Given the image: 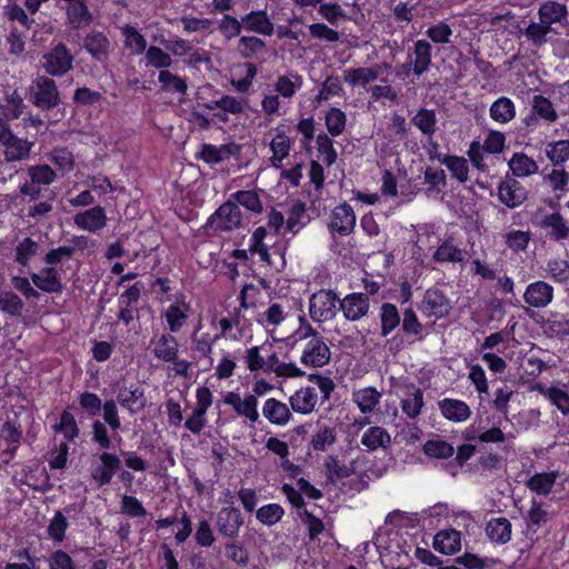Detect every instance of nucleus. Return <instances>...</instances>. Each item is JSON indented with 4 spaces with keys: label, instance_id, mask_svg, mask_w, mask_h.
<instances>
[{
    "label": "nucleus",
    "instance_id": "8",
    "mask_svg": "<svg viewBox=\"0 0 569 569\" xmlns=\"http://www.w3.org/2000/svg\"><path fill=\"white\" fill-rule=\"evenodd\" d=\"M120 465L121 460L118 456L106 451L102 452L99 456V461L91 468V477L97 486L108 485L120 468Z\"/></svg>",
    "mask_w": 569,
    "mask_h": 569
},
{
    "label": "nucleus",
    "instance_id": "62",
    "mask_svg": "<svg viewBox=\"0 0 569 569\" xmlns=\"http://www.w3.org/2000/svg\"><path fill=\"white\" fill-rule=\"evenodd\" d=\"M336 441V431L330 427H321L312 436L311 443L316 450H325Z\"/></svg>",
    "mask_w": 569,
    "mask_h": 569
},
{
    "label": "nucleus",
    "instance_id": "45",
    "mask_svg": "<svg viewBox=\"0 0 569 569\" xmlns=\"http://www.w3.org/2000/svg\"><path fill=\"white\" fill-rule=\"evenodd\" d=\"M284 515L283 508L279 503H268L260 507L257 512V519L264 526L271 527L279 522Z\"/></svg>",
    "mask_w": 569,
    "mask_h": 569
},
{
    "label": "nucleus",
    "instance_id": "40",
    "mask_svg": "<svg viewBox=\"0 0 569 569\" xmlns=\"http://www.w3.org/2000/svg\"><path fill=\"white\" fill-rule=\"evenodd\" d=\"M288 309L282 303H271L260 316L259 321L262 326L277 327L288 317Z\"/></svg>",
    "mask_w": 569,
    "mask_h": 569
},
{
    "label": "nucleus",
    "instance_id": "22",
    "mask_svg": "<svg viewBox=\"0 0 569 569\" xmlns=\"http://www.w3.org/2000/svg\"><path fill=\"white\" fill-rule=\"evenodd\" d=\"M422 407L423 393L421 389L415 385L405 386L403 393L401 396L402 411L409 418H416L420 415Z\"/></svg>",
    "mask_w": 569,
    "mask_h": 569
},
{
    "label": "nucleus",
    "instance_id": "44",
    "mask_svg": "<svg viewBox=\"0 0 569 569\" xmlns=\"http://www.w3.org/2000/svg\"><path fill=\"white\" fill-rule=\"evenodd\" d=\"M566 16V7L563 4L557 2H546L541 4L539 9V18L540 21L548 24L549 27L552 23L561 21Z\"/></svg>",
    "mask_w": 569,
    "mask_h": 569
},
{
    "label": "nucleus",
    "instance_id": "7",
    "mask_svg": "<svg viewBox=\"0 0 569 569\" xmlns=\"http://www.w3.org/2000/svg\"><path fill=\"white\" fill-rule=\"evenodd\" d=\"M191 312V306L186 297L177 295L173 301L163 311V317L171 332H178L187 322Z\"/></svg>",
    "mask_w": 569,
    "mask_h": 569
},
{
    "label": "nucleus",
    "instance_id": "38",
    "mask_svg": "<svg viewBox=\"0 0 569 569\" xmlns=\"http://www.w3.org/2000/svg\"><path fill=\"white\" fill-rule=\"evenodd\" d=\"M33 283L46 292H58L61 290L60 279L53 268H47L39 273L31 276Z\"/></svg>",
    "mask_w": 569,
    "mask_h": 569
},
{
    "label": "nucleus",
    "instance_id": "32",
    "mask_svg": "<svg viewBox=\"0 0 569 569\" xmlns=\"http://www.w3.org/2000/svg\"><path fill=\"white\" fill-rule=\"evenodd\" d=\"M244 28L249 31L257 32L263 36H271L273 33V23L268 18L264 11H252L242 18Z\"/></svg>",
    "mask_w": 569,
    "mask_h": 569
},
{
    "label": "nucleus",
    "instance_id": "33",
    "mask_svg": "<svg viewBox=\"0 0 569 569\" xmlns=\"http://www.w3.org/2000/svg\"><path fill=\"white\" fill-rule=\"evenodd\" d=\"M4 156L8 161H20L28 158L33 142L16 137L14 134L4 143Z\"/></svg>",
    "mask_w": 569,
    "mask_h": 569
},
{
    "label": "nucleus",
    "instance_id": "9",
    "mask_svg": "<svg viewBox=\"0 0 569 569\" xmlns=\"http://www.w3.org/2000/svg\"><path fill=\"white\" fill-rule=\"evenodd\" d=\"M355 227L356 214L349 204L342 203L332 210L329 222V230L332 233L348 236L353 231Z\"/></svg>",
    "mask_w": 569,
    "mask_h": 569
},
{
    "label": "nucleus",
    "instance_id": "35",
    "mask_svg": "<svg viewBox=\"0 0 569 569\" xmlns=\"http://www.w3.org/2000/svg\"><path fill=\"white\" fill-rule=\"evenodd\" d=\"M178 352V342L171 335H161L154 342L153 355L156 358L171 362L174 361Z\"/></svg>",
    "mask_w": 569,
    "mask_h": 569
},
{
    "label": "nucleus",
    "instance_id": "16",
    "mask_svg": "<svg viewBox=\"0 0 569 569\" xmlns=\"http://www.w3.org/2000/svg\"><path fill=\"white\" fill-rule=\"evenodd\" d=\"M560 478L557 471H543L537 472L531 476L526 485L535 493L539 496H547L551 492H556L561 483L558 481Z\"/></svg>",
    "mask_w": 569,
    "mask_h": 569
},
{
    "label": "nucleus",
    "instance_id": "59",
    "mask_svg": "<svg viewBox=\"0 0 569 569\" xmlns=\"http://www.w3.org/2000/svg\"><path fill=\"white\" fill-rule=\"evenodd\" d=\"M236 367V358L231 353L223 351L214 367V376L219 380L228 379L233 375Z\"/></svg>",
    "mask_w": 569,
    "mask_h": 569
},
{
    "label": "nucleus",
    "instance_id": "36",
    "mask_svg": "<svg viewBox=\"0 0 569 569\" xmlns=\"http://www.w3.org/2000/svg\"><path fill=\"white\" fill-rule=\"evenodd\" d=\"M489 112L493 121L507 123L515 118L516 107L511 99L501 97L491 104Z\"/></svg>",
    "mask_w": 569,
    "mask_h": 569
},
{
    "label": "nucleus",
    "instance_id": "4",
    "mask_svg": "<svg viewBox=\"0 0 569 569\" xmlns=\"http://www.w3.org/2000/svg\"><path fill=\"white\" fill-rule=\"evenodd\" d=\"M338 296L331 290H319L313 293L309 300L310 317L318 322L331 320L338 309Z\"/></svg>",
    "mask_w": 569,
    "mask_h": 569
},
{
    "label": "nucleus",
    "instance_id": "19",
    "mask_svg": "<svg viewBox=\"0 0 569 569\" xmlns=\"http://www.w3.org/2000/svg\"><path fill=\"white\" fill-rule=\"evenodd\" d=\"M340 308L348 320H359L368 312V298L362 293L348 295L341 300Z\"/></svg>",
    "mask_w": 569,
    "mask_h": 569
},
{
    "label": "nucleus",
    "instance_id": "52",
    "mask_svg": "<svg viewBox=\"0 0 569 569\" xmlns=\"http://www.w3.org/2000/svg\"><path fill=\"white\" fill-rule=\"evenodd\" d=\"M442 163L448 168L452 177L458 181L465 182L468 180L469 168L465 158L448 156L443 159Z\"/></svg>",
    "mask_w": 569,
    "mask_h": 569
},
{
    "label": "nucleus",
    "instance_id": "46",
    "mask_svg": "<svg viewBox=\"0 0 569 569\" xmlns=\"http://www.w3.org/2000/svg\"><path fill=\"white\" fill-rule=\"evenodd\" d=\"M412 122L423 134L430 137L436 131V112L433 110L421 109L412 118Z\"/></svg>",
    "mask_w": 569,
    "mask_h": 569
},
{
    "label": "nucleus",
    "instance_id": "1",
    "mask_svg": "<svg viewBox=\"0 0 569 569\" xmlns=\"http://www.w3.org/2000/svg\"><path fill=\"white\" fill-rule=\"evenodd\" d=\"M292 346L301 343L300 362L309 368H320L330 360V349L318 332L307 322L289 337Z\"/></svg>",
    "mask_w": 569,
    "mask_h": 569
},
{
    "label": "nucleus",
    "instance_id": "42",
    "mask_svg": "<svg viewBox=\"0 0 569 569\" xmlns=\"http://www.w3.org/2000/svg\"><path fill=\"white\" fill-rule=\"evenodd\" d=\"M545 152L555 167L560 166L569 159V140L549 142Z\"/></svg>",
    "mask_w": 569,
    "mask_h": 569
},
{
    "label": "nucleus",
    "instance_id": "37",
    "mask_svg": "<svg viewBox=\"0 0 569 569\" xmlns=\"http://www.w3.org/2000/svg\"><path fill=\"white\" fill-rule=\"evenodd\" d=\"M413 72L417 76L425 73L431 63V46L427 40H418L413 48Z\"/></svg>",
    "mask_w": 569,
    "mask_h": 569
},
{
    "label": "nucleus",
    "instance_id": "47",
    "mask_svg": "<svg viewBox=\"0 0 569 569\" xmlns=\"http://www.w3.org/2000/svg\"><path fill=\"white\" fill-rule=\"evenodd\" d=\"M263 352H266L264 346L251 347L247 349L244 355V362L249 371L256 372L267 370V362Z\"/></svg>",
    "mask_w": 569,
    "mask_h": 569
},
{
    "label": "nucleus",
    "instance_id": "25",
    "mask_svg": "<svg viewBox=\"0 0 569 569\" xmlns=\"http://www.w3.org/2000/svg\"><path fill=\"white\" fill-rule=\"evenodd\" d=\"M262 413L270 423L277 426L287 425L291 417L287 405L274 398H270L264 401Z\"/></svg>",
    "mask_w": 569,
    "mask_h": 569
},
{
    "label": "nucleus",
    "instance_id": "63",
    "mask_svg": "<svg viewBox=\"0 0 569 569\" xmlns=\"http://www.w3.org/2000/svg\"><path fill=\"white\" fill-rule=\"evenodd\" d=\"M533 110L535 112L549 122H553L557 119V112L552 103L542 96H535L533 98Z\"/></svg>",
    "mask_w": 569,
    "mask_h": 569
},
{
    "label": "nucleus",
    "instance_id": "48",
    "mask_svg": "<svg viewBox=\"0 0 569 569\" xmlns=\"http://www.w3.org/2000/svg\"><path fill=\"white\" fill-rule=\"evenodd\" d=\"M547 273L553 281L566 283L569 280V260L550 259L547 263Z\"/></svg>",
    "mask_w": 569,
    "mask_h": 569
},
{
    "label": "nucleus",
    "instance_id": "15",
    "mask_svg": "<svg viewBox=\"0 0 569 569\" xmlns=\"http://www.w3.org/2000/svg\"><path fill=\"white\" fill-rule=\"evenodd\" d=\"M73 221L76 227L81 230L97 232L104 228L107 223V216L104 209L100 206H97L77 213L73 218Z\"/></svg>",
    "mask_w": 569,
    "mask_h": 569
},
{
    "label": "nucleus",
    "instance_id": "55",
    "mask_svg": "<svg viewBox=\"0 0 569 569\" xmlns=\"http://www.w3.org/2000/svg\"><path fill=\"white\" fill-rule=\"evenodd\" d=\"M399 180L398 177L389 171L385 170L381 176V184H380V192L381 196L388 198V199H397L399 196H402L403 193L398 191L399 188Z\"/></svg>",
    "mask_w": 569,
    "mask_h": 569
},
{
    "label": "nucleus",
    "instance_id": "12",
    "mask_svg": "<svg viewBox=\"0 0 569 569\" xmlns=\"http://www.w3.org/2000/svg\"><path fill=\"white\" fill-rule=\"evenodd\" d=\"M44 68L52 76H61L71 69L72 56L62 44L54 47L44 57Z\"/></svg>",
    "mask_w": 569,
    "mask_h": 569
},
{
    "label": "nucleus",
    "instance_id": "51",
    "mask_svg": "<svg viewBox=\"0 0 569 569\" xmlns=\"http://www.w3.org/2000/svg\"><path fill=\"white\" fill-rule=\"evenodd\" d=\"M423 451L428 457L437 459H446L453 455V447L440 439L429 440L423 446Z\"/></svg>",
    "mask_w": 569,
    "mask_h": 569
},
{
    "label": "nucleus",
    "instance_id": "20",
    "mask_svg": "<svg viewBox=\"0 0 569 569\" xmlns=\"http://www.w3.org/2000/svg\"><path fill=\"white\" fill-rule=\"evenodd\" d=\"M441 415L449 421L459 423L471 416L470 407L462 400L446 398L439 402Z\"/></svg>",
    "mask_w": 569,
    "mask_h": 569
},
{
    "label": "nucleus",
    "instance_id": "57",
    "mask_svg": "<svg viewBox=\"0 0 569 569\" xmlns=\"http://www.w3.org/2000/svg\"><path fill=\"white\" fill-rule=\"evenodd\" d=\"M207 108L209 110H214L216 108H219L223 112L230 114H239L243 110V103L241 100L232 96H223L219 100H216L212 103L207 104Z\"/></svg>",
    "mask_w": 569,
    "mask_h": 569
},
{
    "label": "nucleus",
    "instance_id": "30",
    "mask_svg": "<svg viewBox=\"0 0 569 569\" xmlns=\"http://www.w3.org/2000/svg\"><path fill=\"white\" fill-rule=\"evenodd\" d=\"M257 74L254 64L250 62L240 63L234 67L231 84L238 92H246L252 86Z\"/></svg>",
    "mask_w": 569,
    "mask_h": 569
},
{
    "label": "nucleus",
    "instance_id": "5",
    "mask_svg": "<svg viewBox=\"0 0 569 569\" xmlns=\"http://www.w3.org/2000/svg\"><path fill=\"white\" fill-rule=\"evenodd\" d=\"M224 405L230 406L237 416L244 417L254 423L259 420L258 399L253 395L241 398L239 391H227L222 395Z\"/></svg>",
    "mask_w": 569,
    "mask_h": 569
},
{
    "label": "nucleus",
    "instance_id": "28",
    "mask_svg": "<svg viewBox=\"0 0 569 569\" xmlns=\"http://www.w3.org/2000/svg\"><path fill=\"white\" fill-rule=\"evenodd\" d=\"M540 226L548 230V234L557 241L565 240L569 237V224L558 212L546 214Z\"/></svg>",
    "mask_w": 569,
    "mask_h": 569
},
{
    "label": "nucleus",
    "instance_id": "23",
    "mask_svg": "<svg viewBox=\"0 0 569 569\" xmlns=\"http://www.w3.org/2000/svg\"><path fill=\"white\" fill-rule=\"evenodd\" d=\"M433 548L443 555H455L461 549V535L455 529L439 531L433 539Z\"/></svg>",
    "mask_w": 569,
    "mask_h": 569
},
{
    "label": "nucleus",
    "instance_id": "64",
    "mask_svg": "<svg viewBox=\"0 0 569 569\" xmlns=\"http://www.w3.org/2000/svg\"><path fill=\"white\" fill-rule=\"evenodd\" d=\"M426 34L432 42L443 44L450 41L452 30L447 23L439 22L430 26L427 29Z\"/></svg>",
    "mask_w": 569,
    "mask_h": 569
},
{
    "label": "nucleus",
    "instance_id": "60",
    "mask_svg": "<svg viewBox=\"0 0 569 569\" xmlns=\"http://www.w3.org/2000/svg\"><path fill=\"white\" fill-rule=\"evenodd\" d=\"M328 131L332 136L340 134L346 126V114L338 108H332L326 116Z\"/></svg>",
    "mask_w": 569,
    "mask_h": 569
},
{
    "label": "nucleus",
    "instance_id": "61",
    "mask_svg": "<svg viewBox=\"0 0 569 569\" xmlns=\"http://www.w3.org/2000/svg\"><path fill=\"white\" fill-rule=\"evenodd\" d=\"M146 58L149 66H152L157 69L168 68L172 63V59L170 54L164 52L162 49L158 47H150L146 52Z\"/></svg>",
    "mask_w": 569,
    "mask_h": 569
},
{
    "label": "nucleus",
    "instance_id": "58",
    "mask_svg": "<svg viewBox=\"0 0 569 569\" xmlns=\"http://www.w3.org/2000/svg\"><path fill=\"white\" fill-rule=\"evenodd\" d=\"M552 31L551 27L543 22H532L526 29L527 38L535 46H542L548 41L547 36Z\"/></svg>",
    "mask_w": 569,
    "mask_h": 569
},
{
    "label": "nucleus",
    "instance_id": "13",
    "mask_svg": "<svg viewBox=\"0 0 569 569\" xmlns=\"http://www.w3.org/2000/svg\"><path fill=\"white\" fill-rule=\"evenodd\" d=\"M498 198L508 208H517L527 199V190L515 179L501 181L498 187Z\"/></svg>",
    "mask_w": 569,
    "mask_h": 569
},
{
    "label": "nucleus",
    "instance_id": "27",
    "mask_svg": "<svg viewBox=\"0 0 569 569\" xmlns=\"http://www.w3.org/2000/svg\"><path fill=\"white\" fill-rule=\"evenodd\" d=\"M302 83V77L298 73L282 74L274 80L273 91L278 93L282 100H290L296 92L301 89Z\"/></svg>",
    "mask_w": 569,
    "mask_h": 569
},
{
    "label": "nucleus",
    "instance_id": "54",
    "mask_svg": "<svg viewBox=\"0 0 569 569\" xmlns=\"http://www.w3.org/2000/svg\"><path fill=\"white\" fill-rule=\"evenodd\" d=\"M67 13L73 28H80L87 24L90 20V13L88 12L86 6L79 0H76L69 4Z\"/></svg>",
    "mask_w": 569,
    "mask_h": 569
},
{
    "label": "nucleus",
    "instance_id": "26",
    "mask_svg": "<svg viewBox=\"0 0 569 569\" xmlns=\"http://www.w3.org/2000/svg\"><path fill=\"white\" fill-rule=\"evenodd\" d=\"M390 433L385 428L379 426L369 427L363 431L361 436V445L370 451L386 449L390 446Z\"/></svg>",
    "mask_w": 569,
    "mask_h": 569
},
{
    "label": "nucleus",
    "instance_id": "6",
    "mask_svg": "<svg viewBox=\"0 0 569 569\" xmlns=\"http://www.w3.org/2000/svg\"><path fill=\"white\" fill-rule=\"evenodd\" d=\"M31 101L39 108L50 109L59 103L54 82L46 77L38 78L31 87Z\"/></svg>",
    "mask_w": 569,
    "mask_h": 569
},
{
    "label": "nucleus",
    "instance_id": "49",
    "mask_svg": "<svg viewBox=\"0 0 569 569\" xmlns=\"http://www.w3.org/2000/svg\"><path fill=\"white\" fill-rule=\"evenodd\" d=\"M86 49L97 59L103 58L109 49V40L99 32L90 33L84 41Z\"/></svg>",
    "mask_w": 569,
    "mask_h": 569
},
{
    "label": "nucleus",
    "instance_id": "39",
    "mask_svg": "<svg viewBox=\"0 0 569 569\" xmlns=\"http://www.w3.org/2000/svg\"><path fill=\"white\" fill-rule=\"evenodd\" d=\"M117 400L130 412H136L143 408L142 391L137 387L120 389L117 396Z\"/></svg>",
    "mask_w": 569,
    "mask_h": 569
},
{
    "label": "nucleus",
    "instance_id": "21",
    "mask_svg": "<svg viewBox=\"0 0 569 569\" xmlns=\"http://www.w3.org/2000/svg\"><path fill=\"white\" fill-rule=\"evenodd\" d=\"M318 403V393L315 387H303L297 390L290 397V405L293 411L299 413H310Z\"/></svg>",
    "mask_w": 569,
    "mask_h": 569
},
{
    "label": "nucleus",
    "instance_id": "10",
    "mask_svg": "<svg viewBox=\"0 0 569 569\" xmlns=\"http://www.w3.org/2000/svg\"><path fill=\"white\" fill-rule=\"evenodd\" d=\"M535 389L563 416L569 415V388L566 383L555 381L549 387L537 385Z\"/></svg>",
    "mask_w": 569,
    "mask_h": 569
},
{
    "label": "nucleus",
    "instance_id": "43",
    "mask_svg": "<svg viewBox=\"0 0 569 569\" xmlns=\"http://www.w3.org/2000/svg\"><path fill=\"white\" fill-rule=\"evenodd\" d=\"M122 34L124 37V44L133 54L142 53L147 48L144 37L133 27H122Z\"/></svg>",
    "mask_w": 569,
    "mask_h": 569
},
{
    "label": "nucleus",
    "instance_id": "50",
    "mask_svg": "<svg viewBox=\"0 0 569 569\" xmlns=\"http://www.w3.org/2000/svg\"><path fill=\"white\" fill-rule=\"evenodd\" d=\"M505 243L513 252L525 251L530 242L529 231L511 230L503 234Z\"/></svg>",
    "mask_w": 569,
    "mask_h": 569
},
{
    "label": "nucleus",
    "instance_id": "29",
    "mask_svg": "<svg viewBox=\"0 0 569 569\" xmlns=\"http://www.w3.org/2000/svg\"><path fill=\"white\" fill-rule=\"evenodd\" d=\"M380 399L381 393L373 387H365L352 393V401L362 413L373 412Z\"/></svg>",
    "mask_w": 569,
    "mask_h": 569
},
{
    "label": "nucleus",
    "instance_id": "11",
    "mask_svg": "<svg viewBox=\"0 0 569 569\" xmlns=\"http://www.w3.org/2000/svg\"><path fill=\"white\" fill-rule=\"evenodd\" d=\"M216 525L222 536L233 538L243 525L242 513L238 508L224 507L218 512Z\"/></svg>",
    "mask_w": 569,
    "mask_h": 569
},
{
    "label": "nucleus",
    "instance_id": "24",
    "mask_svg": "<svg viewBox=\"0 0 569 569\" xmlns=\"http://www.w3.org/2000/svg\"><path fill=\"white\" fill-rule=\"evenodd\" d=\"M508 167L517 178H527L538 172L537 161L525 152H515L508 161Z\"/></svg>",
    "mask_w": 569,
    "mask_h": 569
},
{
    "label": "nucleus",
    "instance_id": "2",
    "mask_svg": "<svg viewBox=\"0 0 569 569\" xmlns=\"http://www.w3.org/2000/svg\"><path fill=\"white\" fill-rule=\"evenodd\" d=\"M286 220L281 212L272 210L269 213L267 227H258L249 242V250L257 253L260 259L269 264H277L273 256H278L280 266H284V252L281 249L274 250L272 253L269 251V242L274 239L277 234L286 233Z\"/></svg>",
    "mask_w": 569,
    "mask_h": 569
},
{
    "label": "nucleus",
    "instance_id": "14",
    "mask_svg": "<svg viewBox=\"0 0 569 569\" xmlns=\"http://www.w3.org/2000/svg\"><path fill=\"white\" fill-rule=\"evenodd\" d=\"M553 299V288L546 281L530 283L523 293V300L530 307L545 308Z\"/></svg>",
    "mask_w": 569,
    "mask_h": 569
},
{
    "label": "nucleus",
    "instance_id": "56",
    "mask_svg": "<svg viewBox=\"0 0 569 569\" xmlns=\"http://www.w3.org/2000/svg\"><path fill=\"white\" fill-rule=\"evenodd\" d=\"M400 322V317L397 308L393 305L386 303L381 307V328L382 333L387 336Z\"/></svg>",
    "mask_w": 569,
    "mask_h": 569
},
{
    "label": "nucleus",
    "instance_id": "34",
    "mask_svg": "<svg viewBox=\"0 0 569 569\" xmlns=\"http://www.w3.org/2000/svg\"><path fill=\"white\" fill-rule=\"evenodd\" d=\"M486 532L497 543H506L511 538V523L507 518H492L488 521Z\"/></svg>",
    "mask_w": 569,
    "mask_h": 569
},
{
    "label": "nucleus",
    "instance_id": "53",
    "mask_svg": "<svg viewBox=\"0 0 569 569\" xmlns=\"http://www.w3.org/2000/svg\"><path fill=\"white\" fill-rule=\"evenodd\" d=\"M543 180L550 184L553 192L565 193L568 190L569 173L561 168H553L543 177Z\"/></svg>",
    "mask_w": 569,
    "mask_h": 569
},
{
    "label": "nucleus",
    "instance_id": "41",
    "mask_svg": "<svg viewBox=\"0 0 569 569\" xmlns=\"http://www.w3.org/2000/svg\"><path fill=\"white\" fill-rule=\"evenodd\" d=\"M162 90L171 93L184 94L188 86L184 79L168 70H161L158 76Z\"/></svg>",
    "mask_w": 569,
    "mask_h": 569
},
{
    "label": "nucleus",
    "instance_id": "3",
    "mask_svg": "<svg viewBox=\"0 0 569 569\" xmlns=\"http://www.w3.org/2000/svg\"><path fill=\"white\" fill-rule=\"evenodd\" d=\"M241 210L236 203L226 202L221 204L207 220L203 226L208 233L232 231L241 226Z\"/></svg>",
    "mask_w": 569,
    "mask_h": 569
},
{
    "label": "nucleus",
    "instance_id": "17",
    "mask_svg": "<svg viewBox=\"0 0 569 569\" xmlns=\"http://www.w3.org/2000/svg\"><path fill=\"white\" fill-rule=\"evenodd\" d=\"M381 73V67H359L343 70L342 78L352 88H366L376 81Z\"/></svg>",
    "mask_w": 569,
    "mask_h": 569
},
{
    "label": "nucleus",
    "instance_id": "18",
    "mask_svg": "<svg viewBox=\"0 0 569 569\" xmlns=\"http://www.w3.org/2000/svg\"><path fill=\"white\" fill-rule=\"evenodd\" d=\"M451 309L450 301L438 289H429L423 298L421 311L427 316L442 318L449 313Z\"/></svg>",
    "mask_w": 569,
    "mask_h": 569
},
{
    "label": "nucleus",
    "instance_id": "31",
    "mask_svg": "<svg viewBox=\"0 0 569 569\" xmlns=\"http://www.w3.org/2000/svg\"><path fill=\"white\" fill-rule=\"evenodd\" d=\"M271 158L270 161L273 167L280 168L283 159H286L291 150V140L282 131H278L270 141Z\"/></svg>",
    "mask_w": 569,
    "mask_h": 569
}]
</instances>
